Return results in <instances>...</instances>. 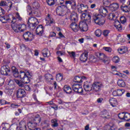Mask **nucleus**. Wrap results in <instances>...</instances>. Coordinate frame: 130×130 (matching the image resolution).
Listing matches in <instances>:
<instances>
[{
  "instance_id": "58836bf2",
  "label": "nucleus",
  "mask_w": 130,
  "mask_h": 130,
  "mask_svg": "<svg viewBox=\"0 0 130 130\" xmlns=\"http://www.w3.org/2000/svg\"><path fill=\"white\" fill-rule=\"evenodd\" d=\"M28 24V28H29V29H30V30H34V29H35V28H36V26L38 25V24H35L34 23H29L28 22H27Z\"/></svg>"
},
{
  "instance_id": "393cba45",
  "label": "nucleus",
  "mask_w": 130,
  "mask_h": 130,
  "mask_svg": "<svg viewBox=\"0 0 130 130\" xmlns=\"http://www.w3.org/2000/svg\"><path fill=\"white\" fill-rule=\"evenodd\" d=\"M118 13L117 12L114 13H110L108 15V18L109 20H116V18L118 17Z\"/></svg>"
},
{
  "instance_id": "f03ea898",
  "label": "nucleus",
  "mask_w": 130,
  "mask_h": 130,
  "mask_svg": "<svg viewBox=\"0 0 130 130\" xmlns=\"http://www.w3.org/2000/svg\"><path fill=\"white\" fill-rule=\"evenodd\" d=\"M20 79H21L22 82L24 84H29L30 83V77H31V74L29 72H27V73L25 72L20 71Z\"/></svg>"
},
{
  "instance_id": "c9c22d12",
  "label": "nucleus",
  "mask_w": 130,
  "mask_h": 130,
  "mask_svg": "<svg viewBox=\"0 0 130 130\" xmlns=\"http://www.w3.org/2000/svg\"><path fill=\"white\" fill-rule=\"evenodd\" d=\"M74 82L75 83H82V77L79 76H76L74 79Z\"/></svg>"
},
{
  "instance_id": "6e6d98bb",
  "label": "nucleus",
  "mask_w": 130,
  "mask_h": 130,
  "mask_svg": "<svg viewBox=\"0 0 130 130\" xmlns=\"http://www.w3.org/2000/svg\"><path fill=\"white\" fill-rule=\"evenodd\" d=\"M56 54H57L58 55V56H62V55H64L66 54V52H64V51H58L56 52Z\"/></svg>"
},
{
  "instance_id": "052dcab7",
  "label": "nucleus",
  "mask_w": 130,
  "mask_h": 130,
  "mask_svg": "<svg viewBox=\"0 0 130 130\" xmlns=\"http://www.w3.org/2000/svg\"><path fill=\"white\" fill-rule=\"evenodd\" d=\"M110 32L109 30H104L103 32V35L106 37L107 36H108Z\"/></svg>"
},
{
  "instance_id": "2eb2a0df",
  "label": "nucleus",
  "mask_w": 130,
  "mask_h": 130,
  "mask_svg": "<svg viewBox=\"0 0 130 130\" xmlns=\"http://www.w3.org/2000/svg\"><path fill=\"white\" fill-rule=\"evenodd\" d=\"M43 32H44V28H43V26L41 24L39 25L36 30V32L37 35H39V36H42V34H43Z\"/></svg>"
},
{
  "instance_id": "9d476101",
  "label": "nucleus",
  "mask_w": 130,
  "mask_h": 130,
  "mask_svg": "<svg viewBox=\"0 0 130 130\" xmlns=\"http://www.w3.org/2000/svg\"><path fill=\"white\" fill-rule=\"evenodd\" d=\"M108 8L106 7H101L99 10V14H96V15H100L101 17H103V18L106 17V15H107L108 13Z\"/></svg>"
},
{
  "instance_id": "49530a36",
  "label": "nucleus",
  "mask_w": 130,
  "mask_h": 130,
  "mask_svg": "<svg viewBox=\"0 0 130 130\" xmlns=\"http://www.w3.org/2000/svg\"><path fill=\"white\" fill-rule=\"evenodd\" d=\"M45 79L48 81H51V80H53V77H52V75L51 74H46L45 75Z\"/></svg>"
},
{
  "instance_id": "a878e982",
  "label": "nucleus",
  "mask_w": 130,
  "mask_h": 130,
  "mask_svg": "<svg viewBox=\"0 0 130 130\" xmlns=\"http://www.w3.org/2000/svg\"><path fill=\"white\" fill-rule=\"evenodd\" d=\"M0 21H1L2 23L6 24V23L10 21V16L9 15L1 16L0 17Z\"/></svg>"
},
{
  "instance_id": "6e6552de",
  "label": "nucleus",
  "mask_w": 130,
  "mask_h": 130,
  "mask_svg": "<svg viewBox=\"0 0 130 130\" xmlns=\"http://www.w3.org/2000/svg\"><path fill=\"white\" fill-rule=\"evenodd\" d=\"M77 11L78 13H83L84 12L88 11V6L84 4L77 5Z\"/></svg>"
},
{
  "instance_id": "774afa93",
  "label": "nucleus",
  "mask_w": 130,
  "mask_h": 130,
  "mask_svg": "<svg viewBox=\"0 0 130 130\" xmlns=\"http://www.w3.org/2000/svg\"><path fill=\"white\" fill-rule=\"evenodd\" d=\"M57 103L59 104V105H63L64 103H67V102H64L62 101V100L59 99L57 100Z\"/></svg>"
},
{
  "instance_id": "8fccbe9b",
  "label": "nucleus",
  "mask_w": 130,
  "mask_h": 130,
  "mask_svg": "<svg viewBox=\"0 0 130 130\" xmlns=\"http://www.w3.org/2000/svg\"><path fill=\"white\" fill-rule=\"evenodd\" d=\"M112 60L113 62H114L115 63H117L119 62L120 59L119 57H118V56H115L113 57Z\"/></svg>"
},
{
  "instance_id": "603ef678",
  "label": "nucleus",
  "mask_w": 130,
  "mask_h": 130,
  "mask_svg": "<svg viewBox=\"0 0 130 130\" xmlns=\"http://www.w3.org/2000/svg\"><path fill=\"white\" fill-rule=\"evenodd\" d=\"M27 12H30L31 14H35L34 10L32 9V8H31V6H27L26 7Z\"/></svg>"
},
{
  "instance_id": "cd10ccee",
  "label": "nucleus",
  "mask_w": 130,
  "mask_h": 130,
  "mask_svg": "<svg viewBox=\"0 0 130 130\" xmlns=\"http://www.w3.org/2000/svg\"><path fill=\"white\" fill-rule=\"evenodd\" d=\"M17 19L20 21L22 20L21 17L20 16V14L18 12L16 13L15 17L14 16L12 17V20L11 21V23H16V20H17Z\"/></svg>"
},
{
  "instance_id": "4468645a",
  "label": "nucleus",
  "mask_w": 130,
  "mask_h": 130,
  "mask_svg": "<svg viewBox=\"0 0 130 130\" xmlns=\"http://www.w3.org/2000/svg\"><path fill=\"white\" fill-rule=\"evenodd\" d=\"M81 14H82L81 15L82 20H84L85 22H91V15H90V14L87 15V13L84 12H82Z\"/></svg>"
},
{
  "instance_id": "69168bd1",
  "label": "nucleus",
  "mask_w": 130,
  "mask_h": 130,
  "mask_svg": "<svg viewBox=\"0 0 130 130\" xmlns=\"http://www.w3.org/2000/svg\"><path fill=\"white\" fill-rule=\"evenodd\" d=\"M13 74L15 78H20V75H19V71H16V72H14Z\"/></svg>"
},
{
  "instance_id": "412c9836",
  "label": "nucleus",
  "mask_w": 130,
  "mask_h": 130,
  "mask_svg": "<svg viewBox=\"0 0 130 130\" xmlns=\"http://www.w3.org/2000/svg\"><path fill=\"white\" fill-rule=\"evenodd\" d=\"M88 53H89V52L86 51L82 53L80 55V59L81 61H83V62L87 61V60L88 59Z\"/></svg>"
},
{
  "instance_id": "09e8293b",
  "label": "nucleus",
  "mask_w": 130,
  "mask_h": 130,
  "mask_svg": "<svg viewBox=\"0 0 130 130\" xmlns=\"http://www.w3.org/2000/svg\"><path fill=\"white\" fill-rule=\"evenodd\" d=\"M124 89H117V93L118 96H121L123 93H124Z\"/></svg>"
},
{
  "instance_id": "680f3d73",
  "label": "nucleus",
  "mask_w": 130,
  "mask_h": 130,
  "mask_svg": "<svg viewBox=\"0 0 130 130\" xmlns=\"http://www.w3.org/2000/svg\"><path fill=\"white\" fill-rule=\"evenodd\" d=\"M71 7L73 10H77V4H76V1L73 2Z\"/></svg>"
},
{
  "instance_id": "ea45409f",
  "label": "nucleus",
  "mask_w": 130,
  "mask_h": 130,
  "mask_svg": "<svg viewBox=\"0 0 130 130\" xmlns=\"http://www.w3.org/2000/svg\"><path fill=\"white\" fill-rule=\"evenodd\" d=\"M96 61H97V59L94 56H91L89 57V60L88 62V63H93Z\"/></svg>"
},
{
  "instance_id": "7ed1b4c3",
  "label": "nucleus",
  "mask_w": 130,
  "mask_h": 130,
  "mask_svg": "<svg viewBox=\"0 0 130 130\" xmlns=\"http://www.w3.org/2000/svg\"><path fill=\"white\" fill-rule=\"evenodd\" d=\"M103 87L104 85L101 82H94L92 84V90L94 92H100Z\"/></svg>"
},
{
  "instance_id": "20e7f679",
  "label": "nucleus",
  "mask_w": 130,
  "mask_h": 130,
  "mask_svg": "<svg viewBox=\"0 0 130 130\" xmlns=\"http://www.w3.org/2000/svg\"><path fill=\"white\" fill-rule=\"evenodd\" d=\"M67 9L66 6L62 5L58 6L56 10L57 15H58V16H63Z\"/></svg>"
},
{
  "instance_id": "473e14b6",
  "label": "nucleus",
  "mask_w": 130,
  "mask_h": 130,
  "mask_svg": "<svg viewBox=\"0 0 130 130\" xmlns=\"http://www.w3.org/2000/svg\"><path fill=\"white\" fill-rule=\"evenodd\" d=\"M117 85L119 87H125V82L123 80L119 79L117 81Z\"/></svg>"
},
{
  "instance_id": "0e129e2a",
  "label": "nucleus",
  "mask_w": 130,
  "mask_h": 130,
  "mask_svg": "<svg viewBox=\"0 0 130 130\" xmlns=\"http://www.w3.org/2000/svg\"><path fill=\"white\" fill-rule=\"evenodd\" d=\"M20 47L21 51H24L26 48V46L24 44H22L20 45Z\"/></svg>"
},
{
  "instance_id": "c03bdc74",
  "label": "nucleus",
  "mask_w": 130,
  "mask_h": 130,
  "mask_svg": "<svg viewBox=\"0 0 130 130\" xmlns=\"http://www.w3.org/2000/svg\"><path fill=\"white\" fill-rule=\"evenodd\" d=\"M102 115H104V118H108V116H109V114L108 113V112L106 110L102 112Z\"/></svg>"
},
{
  "instance_id": "c756f323",
  "label": "nucleus",
  "mask_w": 130,
  "mask_h": 130,
  "mask_svg": "<svg viewBox=\"0 0 130 130\" xmlns=\"http://www.w3.org/2000/svg\"><path fill=\"white\" fill-rule=\"evenodd\" d=\"M51 125L52 127H57L58 126V123L56 119H53L51 120Z\"/></svg>"
},
{
  "instance_id": "e433bc0d",
  "label": "nucleus",
  "mask_w": 130,
  "mask_h": 130,
  "mask_svg": "<svg viewBox=\"0 0 130 130\" xmlns=\"http://www.w3.org/2000/svg\"><path fill=\"white\" fill-rule=\"evenodd\" d=\"M48 52L49 53V51H48V49H44L42 52L43 56H44V57H47V56H49L50 54H48Z\"/></svg>"
},
{
  "instance_id": "423d86ee",
  "label": "nucleus",
  "mask_w": 130,
  "mask_h": 130,
  "mask_svg": "<svg viewBox=\"0 0 130 130\" xmlns=\"http://www.w3.org/2000/svg\"><path fill=\"white\" fill-rule=\"evenodd\" d=\"M23 37L25 41H32L34 39V35L27 31L23 35Z\"/></svg>"
},
{
  "instance_id": "ddd939ff",
  "label": "nucleus",
  "mask_w": 130,
  "mask_h": 130,
  "mask_svg": "<svg viewBox=\"0 0 130 130\" xmlns=\"http://www.w3.org/2000/svg\"><path fill=\"white\" fill-rule=\"evenodd\" d=\"M16 96L17 98H24L26 96V91L23 89H19L17 90Z\"/></svg>"
},
{
  "instance_id": "a18cd8bd",
  "label": "nucleus",
  "mask_w": 130,
  "mask_h": 130,
  "mask_svg": "<svg viewBox=\"0 0 130 130\" xmlns=\"http://www.w3.org/2000/svg\"><path fill=\"white\" fill-rule=\"evenodd\" d=\"M125 113L124 112H122V113H120L118 114V118L120 119H121L122 120H124V115H125Z\"/></svg>"
},
{
  "instance_id": "37998d69",
  "label": "nucleus",
  "mask_w": 130,
  "mask_h": 130,
  "mask_svg": "<svg viewBox=\"0 0 130 130\" xmlns=\"http://www.w3.org/2000/svg\"><path fill=\"white\" fill-rule=\"evenodd\" d=\"M20 32H24L26 30V25L22 24H19Z\"/></svg>"
},
{
  "instance_id": "bf43d9fd",
  "label": "nucleus",
  "mask_w": 130,
  "mask_h": 130,
  "mask_svg": "<svg viewBox=\"0 0 130 130\" xmlns=\"http://www.w3.org/2000/svg\"><path fill=\"white\" fill-rule=\"evenodd\" d=\"M111 3V0H103V4L105 6H108Z\"/></svg>"
},
{
  "instance_id": "aec40b11",
  "label": "nucleus",
  "mask_w": 130,
  "mask_h": 130,
  "mask_svg": "<svg viewBox=\"0 0 130 130\" xmlns=\"http://www.w3.org/2000/svg\"><path fill=\"white\" fill-rule=\"evenodd\" d=\"M11 27H12L13 30L16 33H19V32H21V30L20 29V24L15 23V22H12Z\"/></svg>"
},
{
  "instance_id": "0eeeda50",
  "label": "nucleus",
  "mask_w": 130,
  "mask_h": 130,
  "mask_svg": "<svg viewBox=\"0 0 130 130\" xmlns=\"http://www.w3.org/2000/svg\"><path fill=\"white\" fill-rule=\"evenodd\" d=\"M72 89L74 92L78 93V94H83V88L82 86L79 85V84H74L72 85Z\"/></svg>"
},
{
  "instance_id": "864d4df0",
  "label": "nucleus",
  "mask_w": 130,
  "mask_h": 130,
  "mask_svg": "<svg viewBox=\"0 0 130 130\" xmlns=\"http://www.w3.org/2000/svg\"><path fill=\"white\" fill-rule=\"evenodd\" d=\"M47 3L48 6H53L55 4V0H47Z\"/></svg>"
},
{
  "instance_id": "f704fd0d",
  "label": "nucleus",
  "mask_w": 130,
  "mask_h": 130,
  "mask_svg": "<svg viewBox=\"0 0 130 130\" xmlns=\"http://www.w3.org/2000/svg\"><path fill=\"white\" fill-rule=\"evenodd\" d=\"M50 122L48 120H44L43 123V128H45V127H48V126H49V125H50Z\"/></svg>"
},
{
  "instance_id": "1a4fd4ad",
  "label": "nucleus",
  "mask_w": 130,
  "mask_h": 130,
  "mask_svg": "<svg viewBox=\"0 0 130 130\" xmlns=\"http://www.w3.org/2000/svg\"><path fill=\"white\" fill-rule=\"evenodd\" d=\"M10 72H11V70L8 66H4L1 67V73L3 76H8V73Z\"/></svg>"
},
{
  "instance_id": "72a5a7b5",
  "label": "nucleus",
  "mask_w": 130,
  "mask_h": 130,
  "mask_svg": "<svg viewBox=\"0 0 130 130\" xmlns=\"http://www.w3.org/2000/svg\"><path fill=\"white\" fill-rule=\"evenodd\" d=\"M114 26L118 31H120V30L122 29V27L121 26V24H120V22L119 21L116 22L115 24H114Z\"/></svg>"
},
{
  "instance_id": "c85d7f7f",
  "label": "nucleus",
  "mask_w": 130,
  "mask_h": 130,
  "mask_svg": "<svg viewBox=\"0 0 130 130\" xmlns=\"http://www.w3.org/2000/svg\"><path fill=\"white\" fill-rule=\"evenodd\" d=\"M63 91L66 92L67 94H71L72 93V88L71 87L68 85H65L63 87Z\"/></svg>"
},
{
  "instance_id": "13d9d810",
  "label": "nucleus",
  "mask_w": 130,
  "mask_h": 130,
  "mask_svg": "<svg viewBox=\"0 0 130 130\" xmlns=\"http://www.w3.org/2000/svg\"><path fill=\"white\" fill-rule=\"evenodd\" d=\"M68 53L71 57H76V53L75 52H68Z\"/></svg>"
},
{
  "instance_id": "bb28decb",
  "label": "nucleus",
  "mask_w": 130,
  "mask_h": 130,
  "mask_svg": "<svg viewBox=\"0 0 130 130\" xmlns=\"http://www.w3.org/2000/svg\"><path fill=\"white\" fill-rule=\"evenodd\" d=\"M110 104L112 107H116L117 106V100L114 98H111L109 100Z\"/></svg>"
},
{
  "instance_id": "dca6fc26",
  "label": "nucleus",
  "mask_w": 130,
  "mask_h": 130,
  "mask_svg": "<svg viewBox=\"0 0 130 130\" xmlns=\"http://www.w3.org/2000/svg\"><path fill=\"white\" fill-rule=\"evenodd\" d=\"M92 84H91V82L87 81L84 82L83 87L85 91L86 92H90V91H92L93 90V88H92Z\"/></svg>"
},
{
  "instance_id": "4d7b16f0",
  "label": "nucleus",
  "mask_w": 130,
  "mask_h": 130,
  "mask_svg": "<svg viewBox=\"0 0 130 130\" xmlns=\"http://www.w3.org/2000/svg\"><path fill=\"white\" fill-rule=\"evenodd\" d=\"M120 22L122 23V24H124L125 22H126V18L124 16H122L120 17Z\"/></svg>"
},
{
  "instance_id": "9b49d317",
  "label": "nucleus",
  "mask_w": 130,
  "mask_h": 130,
  "mask_svg": "<svg viewBox=\"0 0 130 130\" xmlns=\"http://www.w3.org/2000/svg\"><path fill=\"white\" fill-rule=\"evenodd\" d=\"M97 57L101 60H103L104 63H106L107 61H108V57L105 55L103 53H99L96 54Z\"/></svg>"
},
{
  "instance_id": "f8f14e48",
  "label": "nucleus",
  "mask_w": 130,
  "mask_h": 130,
  "mask_svg": "<svg viewBox=\"0 0 130 130\" xmlns=\"http://www.w3.org/2000/svg\"><path fill=\"white\" fill-rule=\"evenodd\" d=\"M31 117L33 118V121L38 125L41 122V117L39 114H36L35 115L31 114Z\"/></svg>"
},
{
  "instance_id": "a19ab883",
  "label": "nucleus",
  "mask_w": 130,
  "mask_h": 130,
  "mask_svg": "<svg viewBox=\"0 0 130 130\" xmlns=\"http://www.w3.org/2000/svg\"><path fill=\"white\" fill-rule=\"evenodd\" d=\"M32 96L34 100L35 101V102H34L32 104H38V105H39L40 104H41L40 102L38 101V100H37V97L36 96V94H34Z\"/></svg>"
},
{
  "instance_id": "3c124183",
  "label": "nucleus",
  "mask_w": 130,
  "mask_h": 130,
  "mask_svg": "<svg viewBox=\"0 0 130 130\" xmlns=\"http://www.w3.org/2000/svg\"><path fill=\"white\" fill-rule=\"evenodd\" d=\"M103 49L104 50H105V51H107V52H111L112 51V49L110 48V47H104L103 48Z\"/></svg>"
},
{
  "instance_id": "4c0bfd02",
  "label": "nucleus",
  "mask_w": 130,
  "mask_h": 130,
  "mask_svg": "<svg viewBox=\"0 0 130 130\" xmlns=\"http://www.w3.org/2000/svg\"><path fill=\"white\" fill-rule=\"evenodd\" d=\"M77 19H78V15L77 13H74L71 15V20H72V21H75V22H76Z\"/></svg>"
},
{
  "instance_id": "f257e3e1",
  "label": "nucleus",
  "mask_w": 130,
  "mask_h": 130,
  "mask_svg": "<svg viewBox=\"0 0 130 130\" xmlns=\"http://www.w3.org/2000/svg\"><path fill=\"white\" fill-rule=\"evenodd\" d=\"M92 19L94 23L97 25H99V26H102V25H104L105 23V19H104V17L96 13H94L92 15Z\"/></svg>"
},
{
  "instance_id": "de8ad7c7",
  "label": "nucleus",
  "mask_w": 130,
  "mask_h": 130,
  "mask_svg": "<svg viewBox=\"0 0 130 130\" xmlns=\"http://www.w3.org/2000/svg\"><path fill=\"white\" fill-rule=\"evenodd\" d=\"M101 34H102V31L100 29H97L95 31V35L97 37H100L101 36Z\"/></svg>"
},
{
  "instance_id": "4be33fe9",
  "label": "nucleus",
  "mask_w": 130,
  "mask_h": 130,
  "mask_svg": "<svg viewBox=\"0 0 130 130\" xmlns=\"http://www.w3.org/2000/svg\"><path fill=\"white\" fill-rule=\"evenodd\" d=\"M27 126L29 129L33 130L34 128H36V126H38V125H37L33 120H32L27 123Z\"/></svg>"
},
{
  "instance_id": "5701e85b",
  "label": "nucleus",
  "mask_w": 130,
  "mask_h": 130,
  "mask_svg": "<svg viewBox=\"0 0 130 130\" xmlns=\"http://www.w3.org/2000/svg\"><path fill=\"white\" fill-rule=\"evenodd\" d=\"M27 23H29V24H35L36 25H38L39 24L38 19L35 17H30L28 19Z\"/></svg>"
},
{
  "instance_id": "e2e57ef3",
  "label": "nucleus",
  "mask_w": 130,
  "mask_h": 130,
  "mask_svg": "<svg viewBox=\"0 0 130 130\" xmlns=\"http://www.w3.org/2000/svg\"><path fill=\"white\" fill-rule=\"evenodd\" d=\"M0 6L1 7H8V5L7 4V2L5 1H1L0 2Z\"/></svg>"
},
{
  "instance_id": "a211bd4d",
  "label": "nucleus",
  "mask_w": 130,
  "mask_h": 130,
  "mask_svg": "<svg viewBox=\"0 0 130 130\" xmlns=\"http://www.w3.org/2000/svg\"><path fill=\"white\" fill-rule=\"evenodd\" d=\"M70 28H71L72 30L74 31V32H78L79 30H80V24L78 25L76 22H72L70 24Z\"/></svg>"
},
{
  "instance_id": "5fc2aeb1",
  "label": "nucleus",
  "mask_w": 130,
  "mask_h": 130,
  "mask_svg": "<svg viewBox=\"0 0 130 130\" xmlns=\"http://www.w3.org/2000/svg\"><path fill=\"white\" fill-rule=\"evenodd\" d=\"M56 79L58 82H60V81H62V76H61V74H57L56 76Z\"/></svg>"
},
{
  "instance_id": "7c9ffc66",
  "label": "nucleus",
  "mask_w": 130,
  "mask_h": 130,
  "mask_svg": "<svg viewBox=\"0 0 130 130\" xmlns=\"http://www.w3.org/2000/svg\"><path fill=\"white\" fill-rule=\"evenodd\" d=\"M14 82L17 84V85H18L19 87H23L24 86V82H23V81H22V79L21 80H19L17 79H14Z\"/></svg>"
},
{
  "instance_id": "b1692460",
  "label": "nucleus",
  "mask_w": 130,
  "mask_h": 130,
  "mask_svg": "<svg viewBox=\"0 0 130 130\" xmlns=\"http://www.w3.org/2000/svg\"><path fill=\"white\" fill-rule=\"evenodd\" d=\"M118 51L120 54H123L127 52V48L124 46H123L118 49Z\"/></svg>"
},
{
  "instance_id": "39448f33",
  "label": "nucleus",
  "mask_w": 130,
  "mask_h": 130,
  "mask_svg": "<svg viewBox=\"0 0 130 130\" xmlns=\"http://www.w3.org/2000/svg\"><path fill=\"white\" fill-rule=\"evenodd\" d=\"M87 23H89L88 21H80L79 23V30L81 32H86L88 31L89 27Z\"/></svg>"
},
{
  "instance_id": "6ab92c4d",
  "label": "nucleus",
  "mask_w": 130,
  "mask_h": 130,
  "mask_svg": "<svg viewBox=\"0 0 130 130\" xmlns=\"http://www.w3.org/2000/svg\"><path fill=\"white\" fill-rule=\"evenodd\" d=\"M46 21L47 26H51V24H54V20L51 18L50 14L47 15V16L46 18Z\"/></svg>"
},
{
  "instance_id": "f3484780",
  "label": "nucleus",
  "mask_w": 130,
  "mask_h": 130,
  "mask_svg": "<svg viewBox=\"0 0 130 130\" xmlns=\"http://www.w3.org/2000/svg\"><path fill=\"white\" fill-rule=\"evenodd\" d=\"M119 8V5L118 3H113L109 6L108 9L111 12H115V11L118 10Z\"/></svg>"
},
{
  "instance_id": "338daca9",
  "label": "nucleus",
  "mask_w": 130,
  "mask_h": 130,
  "mask_svg": "<svg viewBox=\"0 0 130 130\" xmlns=\"http://www.w3.org/2000/svg\"><path fill=\"white\" fill-rule=\"evenodd\" d=\"M6 14V11L3 8L0 7V16H2V15H5Z\"/></svg>"
},
{
  "instance_id": "2f4dec72",
  "label": "nucleus",
  "mask_w": 130,
  "mask_h": 130,
  "mask_svg": "<svg viewBox=\"0 0 130 130\" xmlns=\"http://www.w3.org/2000/svg\"><path fill=\"white\" fill-rule=\"evenodd\" d=\"M40 7V5H39V3L38 2H34L32 4V10H34L35 11V10H38Z\"/></svg>"
},
{
  "instance_id": "79ce46f5",
  "label": "nucleus",
  "mask_w": 130,
  "mask_h": 130,
  "mask_svg": "<svg viewBox=\"0 0 130 130\" xmlns=\"http://www.w3.org/2000/svg\"><path fill=\"white\" fill-rule=\"evenodd\" d=\"M124 120H126V121H129L130 120V113H125Z\"/></svg>"
}]
</instances>
